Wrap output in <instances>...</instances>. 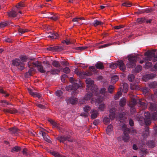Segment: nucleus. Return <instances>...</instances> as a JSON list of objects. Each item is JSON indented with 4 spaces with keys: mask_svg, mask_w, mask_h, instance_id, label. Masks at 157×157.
<instances>
[{
    "mask_svg": "<svg viewBox=\"0 0 157 157\" xmlns=\"http://www.w3.org/2000/svg\"><path fill=\"white\" fill-rule=\"evenodd\" d=\"M70 81L71 82L72 84V85L67 86L66 87V89L68 91L72 90L71 94L72 95H75V94L78 93V89H81L82 88L81 86L82 85L81 82L79 80H75V79L72 78H70Z\"/></svg>",
    "mask_w": 157,
    "mask_h": 157,
    "instance_id": "1",
    "label": "nucleus"
},
{
    "mask_svg": "<svg viewBox=\"0 0 157 157\" xmlns=\"http://www.w3.org/2000/svg\"><path fill=\"white\" fill-rule=\"evenodd\" d=\"M121 129L123 131V135L121 136H120L117 138L118 141L120 140L121 138L124 142H128L129 141L130 136L129 134L130 132V130L127 127L126 125L124 124L122 125Z\"/></svg>",
    "mask_w": 157,
    "mask_h": 157,
    "instance_id": "2",
    "label": "nucleus"
},
{
    "mask_svg": "<svg viewBox=\"0 0 157 157\" xmlns=\"http://www.w3.org/2000/svg\"><path fill=\"white\" fill-rule=\"evenodd\" d=\"M137 104V105L142 108V109H145L147 107V104L145 103L144 101H142L140 100H137L135 99H133L129 103V105L131 108V109L134 111L135 109L133 108L136 104Z\"/></svg>",
    "mask_w": 157,
    "mask_h": 157,
    "instance_id": "3",
    "label": "nucleus"
},
{
    "mask_svg": "<svg viewBox=\"0 0 157 157\" xmlns=\"http://www.w3.org/2000/svg\"><path fill=\"white\" fill-rule=\"evenodd\" d=\"M156 50H152L151 51H147L144 53V56H146L145 59L147 61L152 60L153 62L157 61V55H155Z\"/></svg>",
    "mask_w": 157,
    "mask_h": 157,
    "instance_id": "4",
    "label": "nucleus"
},
{
    "mask_svg": "<svg viewBox=\"0 0 157 157\" xmlns=\"http://www.w3.org/2000/svg\"><path fill=\"white\" fill-rule=\"evenodd\" d=\"M86 82L87 84L86 87L87 89H86V90H91L92 92H97V90L98 89L96 87L94 86V81L92 80L90 78H88L86 79Z\"/></svg>",
    "mask_w": 157,
    "mask_h": 157,
    "instance_id": "5",
    "label": "nucleus"
},
{
    "mask_svg": "<svg viewBox=\"0 0 157 157\" xmlns=\"http://www.w3.org/2000/svg\"><path fill=\"white\" fill-rule=\"evenodd\" d=\"M128 60L129 62L126 64L127 67L129 68H133L136 66L135 62L137 60V57L130 55L128 56Z\"/></svg>",
    "mask_w": 157,
    "mask_h": 157,
    "instance_id": "6",
    "label": "nucleus"
},
{
    "mask_svg": "<svg viewBox=\"0 0 157 157\" xmlns=\"http://www.w3.org/2000/svg\"><path fill=\"white\" fill-rule=\"evenodd\" d=\"M12 64L14 66L17 67L18 69L20 71L23 70L25 68L24 63L21 62V60L18 59L16 58L13 59Z\"/></svg>",
    "mask_w": 157,
    "mask_h": 157,
    "instance_id": "7",
    "label": "nucleus"
},
{
    "mask_svg": "<svg viewBox=\"0 0 157 157\" xmlns=\"http://www.w3.org/2000/svg\"><path fill=\"white\" fill-rule=\"evenodd\" d=\"M75 72L81 78H85L87 76H91L92 75V73L90 71L82 72L79 69L77 68L75 70Z\"/></svg>",
    "mask_w": 157,
    "mask_h": 157,
    "instance_id": "8",
    "label": "nucleus"
},
{
    "mask_svg": "<svg viewBox=\"0 0 157 157\" xmlns=\"http://www.w3.org/2000/svg\"><path fill=\"white\" fill-rule=\"evenodd\" d=\"M144 122L146 125H148L151 124V114L148 111L144 112Z\"/></svg>",
    "mask_w": 157,
    "mask_h": 157,
    "instance_id": "9",
    "label": "nucleus"
},
{
    "mask_svg": "<svg viewBox=\"0 0 157 157\" xmlns=\"http://www.w3.org/2000/svg\"><path fill=\"white\" fill-rule=\"evenodd\" d=\"M33 67H37L38 70L40 73H45V70H44V66L39 62L37 61L33 63Z\"/></svg>",
    "mask_w": 157,
    "mask_h": 157,
    "instance_id": "10",
    "label": "nucleus"
},
{
    "mask_svg": "<svg viewBox=\"0 0 157 157\" xmlns=\"http://www.w3.org/2000/svg\"><path fill=\"white\" fill-rule=\"evenodd\" d=\"M57 140L60 141V142L64 143L66 141H68L69 142H73L72 139L71 138L70 136H62L57 137Z\"/></svg>",
    "mask_w": 157,
    "mask_h": 157,
    "instance_id": "11",
    "label": "nucleus"
},
{
    "mask_svg": "<svg viewBox=\"0 0 157 157\" xmlns=\"http://www.w3.org/2000/svg\"><path fill=\"white\" fill-rule=\"evenodd\" d=\"M87 91H89V92H88L84 97V99L85 100H90L91 99V98L93 96V95L94 94L95 95H97L98 92V90H97V92H92L91 90H86Z\"/></svg>",
    "mask_w": 157,
    "mask_h": 157,
    "instance_id": "12",
    "label": "nucleus"
},
{
    "mask_svg": "<svg viewBox=\"0 0 157 157\" xmlns=\"http://www.w3.org/2000/svg\"><path fill=\"white\" fill-rule=\"evenodd\" d=\"M63 49V48L60 46H52L47 48V50L52 51L53 52H60Z\"/></svg>",
    "mask_w": 157,
    "mask_h": 157,
    "instance_id": "13",
    "label": "nucleus"
},
{
    "mask_svg": "<svg viewBox=\"0 0 157 157\" xmlns=\"http://www.w3.org/2000/svg\"><path fill=\"white\" fill-rule=\"evenodd\" d=\"M117 66L119 67L120 70L123 72H124L126 70V66L122 60H119L117 61Z\"/></svg>",
    "mask_w": 157,
    "mask_h": 157,
    "instance_id": "14",
    "label": "nucleus"
},
{
    "mask_svg": "<svg viewBox=\"0 0 157 157\" xmlns=\"http://www.w3.org/2000/svg\"><path fill=\"white\" fill-rule=\"evenodd\" d=\"M40 135H41L45 140L48 142V143H51V141L50 140V137L49 136L46 135V133L43 131H40L39 132Z\"/></svg>",
    "mask_w": 157,
    "mask_h": 157,
    "instance_id": "15",
    "label": "nucleus"
},
{
    "mask_svg": "<svg viewBox=\"0 0 157 157\" xmlns=\"http://www.w3.org/2000/svg\"><path fill=\"white\" fill-rule=\"evenodd\" d=\"M156 76V74L153 73L145 75L143 77L144 80L146 81L150 79H152Z\"/></svg>",
    "mask_w": 157,
    "mask_h": 157,
    "instance_id": "16",
    "label": "nucleus"
},
{
    "mask_svg": "<svg viewBox=\"0 0 157 157\" xmlns=\"http://www.w3.org/2000/svg\"><path fill=\"white\" fill-rule=\"evenodd\" d=\"M43 63H44V67L45 70V72L47 74V72L52 68V66L48 61L44 62Z\"/></svg>",
    "mask_w": 157,
    "mask_h": 157,
    "instance_id": "17",
    "label": "nucleus"
},
{
    "mask_svg": "<svg viewBox=\"0 0 157 157\" xmlns=\"http://www.w3.org/2000/svg\"><path fill=\"white\" fill-rule=\"evenodd\" d=\"M67 103H69L72 104H74L77 101L78 99L74 97H72L71 98H67L66 99Z\"/></svg>",
    "mask_w": 157,
    "mask_h": 157,
    "instance_id": "18",
    "label": "nucleus"
},
{
    "mask_svg": "<svg viewBox=\"0 0 157 157\" xmlns=\"http://www.w3.org/2000/svg\"><path fill=\"white\" fill-rule=\"evenodd\" d=\"M60 72V70L56 68H52L49 71L47 72V75H48L49 73L52 75H55L58 74Z\"/></svg>",
    "mask_w": 157,
    "mask_h": 157,
    "instance_id": "19",
    "label": "nucleus"
},
{
    "mask_svg": "<svg viewBox=\"0 0 157 157\" xmlns=\"http://www.w3.org/2000/svg\"><path fill=\"white\" fill-rule=\"evenodd\" d=\"M28 90L29 94L33 97H37L38 98H41V95L39 93L36 92H34L31 89L29 88L28 89Z\"/></svg>",
    "mask_w": 157,
    "mask_h": 157,
    "instance_id": "20",
    "label": "nucleus"
},
{
    "mask_svg": "<svg viewBox=\"0 0 157 157\" xmlns=\"http://www.w3.org/2000/svg\"><path fill=\"white\" fill-rule=\"evenodd\" d=\"M95 66L96 69H98L102 70L104 68L103 63L100 61L97 62L95 64Z\"/></svg>",
    "mask_w": 157,
    "mask_h": 157,
    "instance_id": "21",
    "label": "nucleus"
},
{
    "mask_svg": "<svg viewBox=\"0 0 157 157\" xmlns=\"http://www.w3.org/2000/svg\"><path fill=\"white\" fill-rule=\"evenodd\" d=\"M146 144L149 148H153L155 146V143L154 140H150L147 142Z\"/></svg>",
    "mask_w": 157,
    "mask_h": 157,
    "instance_id": "22",
    "label": "nucleus"
},
{
    "mask_svg": "<svg viewBox=\"0 0 157 157\" xmlns=\"http://www.w3.org/2000/svg\"><path fill=\"white\" fill-rule=\"evenodd\" d=\"M130 87L132 90L138 89L139 88L138 83L135 82H132L131 83Z\"/></svg>",
    "mask_w": 157,
    "mask_h": 157,
    "instance_id": "23",
    "label": "nucleus"
},
{
    "mask_svg": "<svg viewBox=\"0 0 157 157\" xmlns=\"http://www.w3.org/2000/svg\"><path fill=\"white\" fill-rule=\"evenodd\" d=\"M103 24V22L101 21H99L97 20H95L92 23V25H94V27H96L98 25H101Z\"/></svg>",
    "mask_w": 157,
    "mask_h": 157,
    "instance_id": "24",
    "label": "nucleus"
},
{
    "mask_svg": "<svg viewBox=\"0 0 157 157\" xmlns=\"http://www.w3.org/2000/svg\"><path fill=\"white\" fill-rule=\"evenodd\" d=\"M149 110L155 112L156 110V106L155 104L153 103H150Z\"/></svg>",
    "mask_w": 157,
    "mask_h": 157,
    "instance_id": "25",
    "label": "nucleus"
},
{
    "mask_svg": "<svg viewBox=\"0 0 157 157\" xmlns=\"http://www.w3.org/2000/svg\"><path fill=\"white\" fill-rule=\"evenodd\" d=\"M9 130L11 133L17 134L19 132V129L16 127L10 128Z\"/></svg>",
    "mask_w": 157,
    "mask_h": 157,
    "instance_id": "26",
    "label": "nucleus"
},
{
    "mask_svg": "<svg viewBox=\"0 0 157 157\" xmlns=\"http://www.w3.org/2000/svg\"><path fill=\"white\" fill-rule=\"evenodd\" d=\"M91 113H92L91 117L92 119H94L96 118L98 115V111L96 110H94L93 111L91 110Z\"/></svg>",
    "mask_w": 157,
    "mask_h": 157,
    "instance_id": "27",
    "label": "nucleus"
},
{
    "mask_svg": "<svg viewBox=\"0 0 157 157\" xmlns=\"http://www.w3.org/2000/svg\"><path fill=\"white\" fill-rule=\"evenodd\" d=\"M113 130V127L110 124L109 125L106 129V132L109 135H110L111 132Z\"/></svg>",
    "mask_w": 157,
    "mask_h": 157,
    "instance_id": "28",
    "label": "nucleus"
},
{
    "mask_svg": "<svg viewBox=\"0 0 157 157\" xmlns=\"http://www.w3.org/2000/svg\"><path fill=\"white\" fill-rule=\"evenodd\" d=\"M48 121L52 125L53 127H56L57 128H59V126L58 124L54 121L53 120L51 119H49Z\"/></svg>",
    "mask_w": 157,
    "mask_h": 157,
    "instance_id": "29",
    "label": "nucleus"
},
{
    "mask_svg": "<svg viewBox=\"0 0 157 157\" xmlns=\"http://www.w3.org/2000/svg\"><path fill=\"white\" fill-rule=\"evenodd\" d=\"M142 91L143 92V94L145 95H146L147 94H148L150 92V89L148 87H143L142 89Z\"/></svg>",
    "mask_w": 157,
    "mask_h": 157,
    "instance_id": "30",
    "label": "nucleus"
},
{
    "mask_svg": "<svg viewBox=\"0 0 157 157\" xmlns=\"http://www.w3.org/2000/svg\"><path fill=\"white\" fill-rule=\"evenodd\" d=\"M52 65L56 68H59L61 66V64L59 62L56 60H54L52 63Z\"/></svg>",
    "mask_w": 157,
    "mask_h": 157,
    "instance_id": "31",
    "label": "nucleus"
},
{
    "mask_svg": "<svg viewBox=\"0 0 157 157\" xmlns=\"http://www.w3.org/2000/svg\"><path fill=\"white\" fill-rule=\"evenodd\" d=\"M8 15L10 17H14L17 15V13L16 11L13 10L9 12Z\"/></svg>",
    "mask_w": 157,
    "mask_h": 157,
    "instance_id": "32",
    "label": "nucleus"
},
{
    "mask_svg": "<svg viewBox=\"0 0 157 157\" xmlns=\"http://www.w3.org/2000/svg\"><path fill=\"white\" fill-rule=\"evenodd\" d=\"M50 35L48 36V37H50L52 39H55L57 38L58 35L55 33H49Z\"/></svg>",
    "mask_w": 157,
    "mask_h": 157,
    "instance_id": "33",
    "label": "nucleus"
},
{
    "mask_svg": "<svg viewBox=\"0 0 157 157\" xmlns=\"http://www.w3.org/2000/svg\"><path fill=\"white\" fill-rule=\"evenodd\" d=\"M28 66L29 68H30V69L29 70L28 72L29 73V74L31 75V72L34 70L33 68L34 67H33V63H28Z\"/></svg>",
    "mask_w": 157,
    "mask_h": 157,
    "instance_id": "34",
    "label": "nucleus"
},
{
    "mask_svg": "<svg viewBox=\"0 0 157 157\" xmlns=\"http://www.w3.org/2000/svg\"><path fill=\"white\" fill-rule=\"evenodd\" d=\"M157 119V111L151 113V120H155Z\"/></svg>",
    "mask_w": 157,
    "mask_h": 157,
    "instance_id": "35",
    "label": "nucleus"
},
{
    "mask_svg": "<svg viewBox=\"0 0 157 157\" xmlns=\"http://www.w3.org/2000/svg\"><path fill=\"white\" fill-rule=\"evenodd\" d=\"M126 100L124 98L121 99L120 101L119 105L123 107L125 105Z\"/></svg>",
    "mask_w": 157,
    "mask_h": 157,
    "instance_id": "36",
    "label": "nucleus"
},
{
    "mask_svg": "<svg viewBox=\"0 0 157 157\" xmlns=\"http://www.w3.org/2000/svg\"><path fill=\"white\" fill-rule=\"evenodd\" d=\"M51 16L48 17L51 20L56 21L59 18V17L56 14H51Z\"/></svg>",
    "mask_w": 157,
    "mask_h": 157,
    "instance_id": "37",
    "label": "nucleus"
},
{
    "mask_svg": "<svg viewBox=\"0 0 157 157\" xmlns=\"http://www.w3.org/2000/svg\"><path fill=\"white\" fill-rule=\"evenodd\" d=\"M137 22L139 24H141L145 22L146 19L145 18H138L137 19Z\"/></svg>",
    "mask_w": 157,
    "mask_h": 157,
    "instance_id": "38",
    "label": "nucleus"
},
{
    "mask_svg": "<svg viewBox=\"0 0 157 157\" xmlns=\"http://www.w3.org/2000/svg\"><path fill=\"white\" fill-rule=\"evenodd\" d=\"M147 98L148 99L151 100L152 101H154V96L150 93L148 94L145 95Z\"/></svg>",
    "mask_w": 157,
    "mask_h": 157,
    "instance_id": "39",
    "label": "nucleus"
},
{
    "mask_svg": "<svg viewBox=\"0 0 157 157\" xmlns=\"http://www.w3.org/2000/svg\"><path fill=\"white\" fill-rule=\"evenodd\" d=\"M110 119L108 117H105L103 119V121L105 124H108L110 122Z\"/></svg>",
    "mask_w": 157,
    "mask_h": 157,
    "instance_id": "40",
    "label": "nucleus"
},
{
    "mask_svg": "<svg viewBox=\"0 0 157 157\" xmlns=\"http://www.w3.org/2000/svg\"><path fill=\"white\" fill-rule=\"evenodd\" d=\"M118 77L117 75L113 76L111 79L112 82L113 83H115L118 80Z\"/></svg>",
    "mask_w": 157,
    "mask_h": 157,
    "instance_id": "41",
    "label": "nucleus"
},
{
    "mask_svg": "<svg viewBox=\"0 0 157 157\" xmlns=\"http://www.w3.org/2000/svg\"><path fill=\"white\" fill-rule=\"evenodd\" d=\"M135 78V76L132 74L129 75L128 76V79L130 82H132Z\"/></svg>",
    "mask_w": 157,
    "mask_h": 157,
    "instance_id": "42",
    "label": "nucleus"
},
{
    "mask_svg": "<svg viewBox=\"0 0 157 157\" xmlns=\"http://www.w3.org/2000/svg\"><path fill=\"white\" fill-rule=\"evenodd\" d=\"M63 94V92L60 90L56 91V95L58 97L62 98Z\"/></svg>",
    "mask_w": 157,
    "mask_h": 157,
    "instance_id": "43",
    "label": "nucleus"
},
{
    "mask_svg": "<svg viewBox=\"0 0 157 157\" xmlns=\"http://www.w3.org/2000/svg\"><path fill=\"white\" fill-rule=\"evenodd\" d=\"M17 29L19 32L21 33L20 35L28 31V30L25 29H22L20 28H18Z\"/></svg>",
    "mask_w": 157,
    "mask_h": 157,
    "instance_id": "44",
    "label": "nucleus"
},
{
    "mask_svg": "<svg viewBox=\"0 0 157 157\" xmlns=\"http://www.w3.org/2000/svg\"><path fill=\"white\" fill-rule=\"evenodd\" d=\"M100 93L103 95L104 96H105L107 94V93L106 91V89L105 88H101L100 90Z\"/></svg>",
    "mask_w": 157,
    "mask_h": 157,
    "instance_id": "45",
    "label": "nucleus"
},
{
    "mask_svg": "<svg viewBox=\"0 0 157 157\" xmlns=\"http://www.w3.org/2000/svg\"><path fill=\"white\" fill-rule=\"evenodd\" d=\"M19 58L21 60V62H22L23 63H24L25 62H26L27 59V58L26 56L23 55L20 56Z\"/></svg>",
    "mask_w": 157,
    "mask_h": 157,
    "instance_id": "46",
    "label": "nucleus"
},
{
    "mask_svg": "<svg viewBox=\"0 0 157 157\" xmlns=\"http://www.w3.org/2000/svg\"><path fill=\"white\" fill-rule=\"evenodd\" d=\"M16 6L17 9H20L21 8L25 7V5L23 2H21L18 3Z\"/></svg>",
    "mask_w": 157,
    "mask_h": 157,
    "instance_id": "47",
    "label": "nucleus"
},
{
    "mask_svg": "<svg viewBox=\"0 0 157 157\" xmlns=\"http://www.w3.org/2000/svg\"><path fill=\"white\" fill-rule=\"evenodd\" d=\"M122 94L121 92L120 91H118L117 94H116L114 96V98L115 100H117L120 97H121Z\"/></svg>",
    "mask_w": 157,
    "mask_h": 157,
    "instance_id": "48",
    "label": "nucleus"
},
{
    "mask_svg": "<svg viewBox=\"0 0 157 157\" xmlns=\"http://www.w3.org/2000/svg\"><path fill=\"white\" fill-rule=\"evenodd\" d=\"M51 153L56 157H62L59 154L55 151H52L51 152Z\"/></svg>",
    "mask_w": 157,
    "mask_h": 157,
    "instance_id": "49",
    "label": "nucleus"
},
{
    "mask_svg": "<svg viewBox=\"0 0 157 157\" xmlns=\"http://www.w3.org/2000/svg\"><path fill=\"white\" fill-rule=\"evenodd\" d=\"M157 82H152L150 83L149 84V86L151 88H155L156 87V86H157Z\"/></svg>",
    "mask_w": 157,
    "mask_h": 157,
    "instance_id": "50",
    "label": "nucleus"
},
{
    "mask_svg": "<svg viewBox=\"0 0 157 157\" xmlns=\"http://www.w3.org/2000/svg\"><path fill=\"white\" fill-rule=\"evenodd\" d=\"M9 23L7 22H1L0 23V27L3 28L9 25Z\"/></svg>",
    "mask_w": 157,
    "mask_h": 157,
    "instance_id": "51",
    "label": "nucleus"
},
{
    "mask_svg": "<svg viewBox=\"0 0 157 157\" xmlns=\"http://www.w3.org/2000/svg\"><path fill=\"white\" fill-rule=\"evenodd\" d=\"M141 152L144 155H146L148 153L147 149L144 148H141L140 150Z\"/></svg>",
    "mask_w": 157,
    "mask_h": 157,
    "instance_id": "52",
    "label": "nucleus"
},
{
    "mask_svg": "<svg viewBox=\"0 0 157 157\" xmlns=\"http://www.w3.org/2000/svg\"><path fill=\"white\" fill-rule=\"evenodd\" d=\"M12 150V152H13V151L17 152L21 150V148L18 146H15L13 148Z\"/></svg>",
    "mask_w": 157,
    "mask_h": 157,
    "instance_id": "53",
    "label": "nucleus"
},
{
    "mask_svg": "<svg viewBox=\"0 0 157 157\" xmlns=\"http://www.w3.org/2000/svg\"><path fill=\"white\" fill-rule=\"evenodd\" d=\"M142 67L140 65L137 66L135 68V71L136 72H139L142 70Z\"/></svg>",
    "mask_w": 157,
    "mask_h": 157,
    "instance_id": "54",
    "label": "nucleus"
},
{
    "mask_svg": "<svg viewBox=\"0 0 157 157\" xmlns=\"http://www.w3.org/2000/svg\"><path fill=\"white\" fill-rule=\"evenodd\" d=\"M132 3L130 2L126 1L123 3L122 4V6H132Z\"/></svg>",
    "mask_w": 157,
    "mask_h": 157,
    "instance_id": "55",
    "label": "nucleus"
},
{
    "mask_svg": "<svg viewBox=\"0 0 157 157\" xmlns=\"http://www.w3.org/2000/svg\"><path fill=\"white\" fill-rule=\"evenodd\" d=\"M123 88L124 90V92L126 93L128 89V84L126 83H124L123 85Z\"/></svg>",
    "mask_w": 157,
    "mask_h": 157,
    "instance_id": "56",
    "label": "nucleus"
},
{
    "mask_svg": "<svg viewBox=\"0 0 157 157\" xmlns=\"http://www.w3.org/2000/svg\"><path fill=\"white\" fill-rule=\"evenodd\" d=\"M125 114L123 112H119L118 114L119 118L120 119L123 118L124 117Z\"/></svg>",
    "mask_w": 157,
    "mask_h": 157,
    "instance_id": "57",
    "label": "nucleus"
},
{
    "mask_svg": "<svg viewBox=\"0 0 157 157\" xmlns=\"http://www.w3.org/2000/svg\"><path fill=\"white\" fill-rule=\"evenodd\" d=\"M144 13H148L153 11L154 10L152 8H147L144 10Z\"/></svg>",
    "mask_w": 157,
    "mask_h": 157,
    "instance_id": "58",
    "label": "nucleus"
},
{
    "mask_svg": "<svg viewBox=\"0 0 157 157\" xmlns=\"http://www.w3.org/2000/svg\"><path fill=\"white\" fill-rule=\"evenodd\" d=\"M91 108L88 105H86L84 108V110L85 112L88 113L90 110Z\"/></svg>",
    "mask_w": 157,
    "mask_h": 157,
    "instance_id": "59",
    "label": "nucleus"
},
{
    "mask_svg": "<svg viewBox=\"0 0 157 157\" xmlns=\"http://www.w3.org/2000/svg\"><path fill=\"white\" fill-rule=\"evenodd\" d=\"M70 71V69L68 67H65L63 69V71L66 74L69 73Z\"/></svg>",
    "mask_w": 157,
    "mask_h": 157,
    "instance_id": "60",
    "label": "nucleus"
},
{
    "mask_svg": "<svg viewBox=\"0 0 157 157\" xmlns=\"http://www.w3.org/2000/svg\"><path fill=\"white\" fill-rule=\"evenodd\" d=\"M113 89H114L113 86L112 85H110L109 86V87L108 88V91H109V93H112L113 91Z\"/></svg>",
    "mask_w": 157,
    "mask_h": 157,
    "instance_id": "61",
    "label": "nucleus"
},
{
    "mask_svg": "<svg viewBox=\"0 0 157 157\" xmlns=\"http://www.w3.org/2000/svg\"><path fill=\"white\" fill-rule=\"evenodd\" d=\"M109 117L110 120L112 121L113 120L115 117V114L110 113L109 115Z\"/></svg>",
    "mask_w": 157,
    "mask_h": 157,
    "instance_id": "62",
    "label": "nucleus"
},
{
    "mask_svg": "<svg viewBox=\"0 0 157 157\" xmlns=\"http://www.w3.org/2000/svg\"><path fill=\"white\" fill-rule=\"evenodd\" d=\"M145 65L146 68H148L151 67L152 65V64L151 63L148 62L146 63Z\"/></svg>",
    "mask_w": 157,
    "mask_h": 157,
    "instance_id": "63",
    "label": "nucleus"
},
{
    "mask_svg": "<svg viewBox=\"0 0 157 157\" xmlns=\"http://www.w3.org/2000/svg\"><path fill=\"white\" fill-rule=\"evenodd\" d=\"M36 105L38 107L40 108L41 109H45V106L44 105L39 104V103H37L36 104Z\"/></svg>",
    "mask_w": 157,
    "mask_h": 157,
    "instance_id": "64",
    "label": "nucleus"
}]
</instances>
